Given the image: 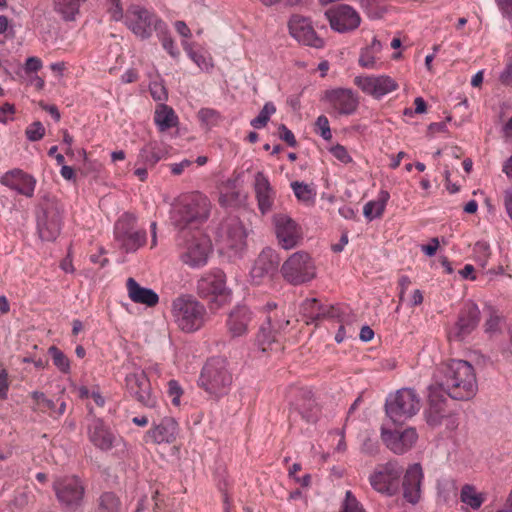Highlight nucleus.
<instances>
[{
    "label": "nucleus",
    "mask_w": 512,
    "mask_h": 512,
    "mask_svg": "<svg viewBox=\"0 0 512 512\" xmlns=\"http://www.w3.org/2000/svg\"><path fill=\"white\" fill-rule=\"evenodd\" d=\"M381 437L386 447L395 454L402 455L409 451L418 440L415 428L390 430L382 428Z\"/></svg>",
    "instance_id": "22"
},
{
    "label": "nucleus",
    "mask_w": 512,
    "mask_h": 512,
    "mask_svg": "<svg viewBox=\"0 0 512 512\" xmlns=\"http://www.w3.org/2000/svg\"><path fill=\"white\" fill-rule=\"evenodd\" d=\"M127 28L137 37L148 39L154 31L163 32L165 23L154 12L139 5H131L122 19Z\"/></svg>",
    "instance_id": "8"
},
{
    "label": "nucleus",
    "mask_w": 512,
    "mask_h": 512,
    "mask_svg": "<svg viewBox=\"0 0 512 512\" xmlns=\"http://www.w3.org/2000/svg\"><path fill=\"white\" fill-rule=\"evenodd\" d=\"M44 134L45 128L40 122H34L26 130V135L31 141H38L42 139Z\"/></svg>",
    "instance_id": "53"
},
{
    "label": "nucleus",
    "mask_w": 512,
    "mask_h": 512,
    "mask_svg": "<svg viewBox=\"0 0 512 512\" xmlns=\"http://www.w3.org/2000/svg\"><path fill=\"white\" fill-rule=\"evenodd\" d=\"M197 294L205 300L211 311L222 308L230 301L231 291L226 286V275L220 269L203 274L197 281Z\"/></svg>",
    "instance_id": "4"
},
{
    "label": "nucleus",
    "mask_w": 512,
    "mask_h": 512,
    "mask_svg": "<svg viewBox=\"0 0 512 512\" xmlns=\"http://www.w3.org/2000/svg\"><path fill=\"white\" fill-rule=\"evenodd\" d=\"M210 252L211 242L206 236H193L186 241L181 252V259L191 267H201L207 263Z\"/></svg>",
    "instance_id": "23"
},
{
    "label": "nucleus",
    "mask_w": 512,
    "mask_h": 512,
    "mask_svg": "<svg viewBox=\"0 0 512 512\" xmlns=\"http://www.w3.org/2000/svg\"><path fill=\"white\" fill-rule=\"evenodd\" d=\"M325 16L333 30L345 33L358 28L361 22L358 12L349 5L340 4L326 10Z\"/></svg>",
    "instance_id": "19"
},
{
    "label": "nucleus",
    "mask_w": 512,
    "mask_h": 512,
    "mask_svg": "<svg viewBox=\"0 0 512 512\" xmlns=\"http://www.w3.org/2000/svg\"><path fill=\"white\" fill-rule=\"evenodd\" d=\"M329 151L338 161H340L343 164H348L352 162V157L348 153L347 149L340 144L332 146L329 149Z\"/></svg>",
    "instance_id": "52"
},
{
    "label": "nucleus",
    "mask_w": 512,
    "mask_h": 512,
    "mask_svg": "<svg viewBox=\"0 0 512 512\" xmlns=\"http://www.w3.org/2000/svg\"><path fill=\"white\" fill-rule=\"evenodd\" d=\"M87 0H53V11L64 21L74 22L81 15V8Z\"/></svg>",
    "instance_id": "33"
},
{
    "label": "nucleus",
    "mask_w": 512,
    "mask_h": 512,
    "mask_svg": "<svg viewBox=\"0 0 512 512\" xmlns=\"http://www.w3.org/2000/svg\"><path fill=\"white\" fill-rule=\"evenodd\" d=\"M172 313L178 327L184 332H195L206 322L205 306L191 296L177 297L172 303Z\"/></svg>",
    "instance_id": "6"
},
{
    "label": "nucleus",
    "mask_w": 512,
    "mask_h": 512,
    "mask_svg": "<svg viewBox=\"0 0 512 512\" xmlns=\"http://www.w3.org/2000/svg\"><path fill=\"white\" fill-rule=\"evenodd\" d=\"M354 84L365 94L375 99L396 91L399 84L389 75H360L354 78Z\"/></svg>",
    "instance_id": "16"
},
{
    "label": "nucleus",
    "mask_w": 512,
    "mask_h": 512,
    "mask_svg": "<svg viewBox=\"0 0 512 512\" xmlns=\"http://www.w3.org/2000/svg\"><path fill=\"white\" fill-rule=\"evenodd\" d=\"M42 67V61L38 57H29L25 63L27 73L37 72Z\"/></svg>",
    "instance_id": "58"
},
{
    "label": "nucleus",
    "mask_w": 512,
    "mask_h": 512,
    "mask_svg": "<svg viewBox=\"0 0 512 512\" xmlns=\"http://www.w3.org/2000/svg\"><path fill=\"white\" fill-rule=\"evenodd\" d=\"M398 285H399V288H400L399 298H400V301H403L405 292L407 291V289L411 285V280H410V278L408 276L402 275L399 278V280H398Z\"/></svg>",
    "instance_id": "62"
},
{
    "label": "nucleus",
    "mask_w": 512,
    "mask_h": 512,
    "mask_svg": "<svg viewBox=\"0 0 512 512\" xmlns=\"http://www.w3.org/2000/svg\"><path fill=\"white\" fill-rule=\"evenodd\" d=\"M499 323L500 317L495 312H491L489 319H487L485 323L486 331H496L498 329Z\"/></svg>",
    "instance_id": "60"
},
{
    "label": "nucleus",
    "mask_w": 512,
    "mask_h": 512,
    "mask_svg": "<svg viewBox=\"0 0 512 512\" xmlns=\"http://www.w3.org/2000/svg\"><path fill=\"white\" fill-rule=\"evenodd\" d=\"M53 364L62 372L69 373L70 371V360L69 358L56 346H51L48 349Z\"/></svg>",
    "instance_id": "44"
},
{
    "label": "nucleus",
    "mask_w": 512,
    "mask_h": 512,
    "mask_svg": "<svg viewBox=\"0 0 512 512\" xmlns=\"http://www.w3.org/2000/svg\"><path fill=\"white\" fill-rule=\"evenodd\" d=\"M114 241L125 253L136 252L147 242L146 230L138 223L136 215L124 212L114 224Z\"/></svg>",
    "instance_id": "5"
},
{
    "label": "nucleus",
    "mask_w": 512,
    "mask_h": 512,
    "mask_svg": "<svg viewBox=\"0 0 512 512\" xmlns=\"http://www.w3.org/2000/svg\"><path fill=\"white\" fill-rule=\"evenodd\" d=\"M210 210L211 202L206 195L200 192L183 194L173 205L172 220L180 229L200 225L208 219Z\"/></svg>",
    "instance_id": "2"
},
{
    "label": "nucleus",
    "mask_w": 512,
    "mask_h": 512,
    "mask_svg": "<svg viewBox=\"0 0 512 512\" xmlns=\"http://www.w3.org/2000/svg\"><path fill=\"white\" fill-rule=\"evenodd\" d=\"M175 30L184 38H190L191 37V31L187 24L184 21H176L175 24Z\"/></svg>",
    "instance_id": "63"
},
{
    "label": "nucleus",
    "mask_w": 512,
    "mask_h": 512,
    "mask_svg": "<svg viewBox=\"0 0 512 512\" xmlns=\"http://www.w3.org/2000/svg\"><path fill=\"white\" fill-rule=\"evenodd\" d=\"M389 199V192L387 190H380L376 199L368 201L364 205L363 214L365 218L372 221L376 218L382 217Z\"/></svg>",
    "instance_id": "35"
},
{
    "label": "nucleus",
    "mask_w": 512,
    "mask_h": 512,
    "mask_svg": "<svg viewBox=\"0 0 512 512\" xmlns=\"http://www.w3.org/2000/svg\"><path fill=\"white\" fill-rule=\"evenodd\" d=\"M10 382L9 376L6 369H1L0 371V399L5 400L8 396Z\"/></svg>",
    "instance_id": "57"
},
{
    "label": "nucleus",
    "mask_w": 512,
    "mask_h": 512,
    "mask_svg": "<svg viewBox=\"0 0 512 512\" xmlns=\"http://www.w3.org/2000/svg\"><path fill=\"white\" fill-rule=\"evenodd\" d=\"M480 319V311L477 305L467 304L461 310L454 328L450 331L449 337L455 340H462L469 335L477 326Z\"/></svg>",
    "instance_id": "28"
},
{
    "label": "nucleus",
    "mask_w": 512,
    "mask_h": 512,
    "mask_svg": "<svg viewBox=\"0 0 512 512\" xmlns=\"http://www.w3.org/2000/svg\"><path fill=\"white\" fill-rule=\"evenodd\" d=\"M253 189L257 206L262 215L267 214L273 208L276 190L271 185L267 175L262 171H258L254 176Z\"/></svg>",
    "instance_id": "26"
},
{
    "label": "nucleus",
    "mask_w": 512,
    "mask_h": 512,
    "mask_svg": "<svg viewBox=\"0 0 512 512\" xmlns=\"http://www.w3.org/2000/svg\"><path fill=\"white\" fill-rule=\"evenodd\" d=\"M191 164H192V161H190L188 159H184L179 163L170 164V169L174 175H180L186 168L191 166Z\"/></svg>",
    "instance_id": "61"
},
{
    "label": "nucleus",
    "mask_w": 512,
    "mask_h": 512,
    "mask_svg": "<svg viewBox=\"0 0 512 512\" xmlns=\"http://www.w3.org/2000/svg\"><path fill=\"white\" fill-rule=\"evenodd\" d=\"M91 444L101 451H109L119 444L120 436L100 418H93L87 426Z\"/></svg>",
    "instance_id": "21"
},
{
    "label": "nucleus",
    "mask_w": 512,
    "mask_h": 512,
    "mask_svg": "<svg viewBox=\"0 0 512 512\" xmlns=\"http://www.w3.org/2000/svg\"><path fill=\"white\" fill-rule=\"evenodd\" d=\"M505 210L512 221V192H506L504 195Z\"/></svg>",
    "instance_id": "64"
},
{
    "label": "nucleus",
    "mask_w": 512,
    "mask_h": 512,
    "mask_svg": "<svg viewBox=\"0 0 512 512\" xmlns=\"http://www.w3.org/2000/svg\"><path fill=\"white\" fill-rule=\"evenodd\" d=\"M381 50V43L376 39L373 40L369 47L362 49L359 57V65L363 68L374 69L377 64V54Z\"/></svg>",
    "instance_id": "37"
},
{
    "label": "nucleus",
    "mask_w": 512,
    "mask_h": 512,
    "mask_svg": "<svg viewBox=\"0 0 512 512\" xmlns=\"http://www.w3.org/2000/svg\"><path fill=\"white\" fill-rule=\"evenodd\" d=\"M168 396L171 398V402L174 406L180 405V398L183 394V390L176 380H170L167 384Z\"/></svg>",
    "instance_id": "50"
},
{
    "label": "nucleus",
    "mask_w": 512,
    "mask_h": 512,
    "mask_svg": "<svg viewBox=\"0 0 512 512\" xmlns=\"http://www.w3.org/2000/svg\"><path fill=\"white\" fill-rule=\"evenodd\" d=\"M275 234L278 244L285 250L300 245L303 240L302 227L286 214H276L273 217Z\"/></svg>",
    "instance_id": "15"
},
{
    "label": "nucleus",
    "mask_w": 512,
    "mask_h": 512,
    "mask_svg": "<svg viewBox=\"0 0 512 512\" xmlns=\"http://www.w3.org/2000/svg\"><path fill=\"white\" fill-rule=\"evenodd\" d=\"M185 52L188 54L189 58L201 69H207L209 67V63L205 56L201 53L196 52L192 49L191 44L187 42L182 43Z\"/></svg>",
    "instance_id": "49"
},
{
    "label": "nucleus",
    "mask_w": 512,
    "mask_h": 512,
    "mask_svg": "<svg viewBox=\"0 0 512 512\" xmlns=\"http://www.w3.org/2000/svg\"><path fill=\"white\" fill-rule=\"evenodd\" d=\"M32 409L35 412L54 415L55 402L45 396L43 392L35 391L31 393Z\"/></svg>",
    "instance_id": "39"
},
{
    "label": "nucleus",
    "mask_w": 512,
    "mask_h": 512,
    "mask_svg": "<svg viewBox=\"0 0 512 512\" xmlns=\"http://www.w3.org/2000/svg\"><path fill=\"white\" fill-rule=\"evenodd\" d=\"M323 100L337 115H352L359 106L357 93L346 88L325 91Z\"/></svg>",
    "instance_id": "17"
},
{
    "label": "nucleus",
    "mask_w": 512,
    "mask_h": 512,
    "mask_svg": "<svg viewBox=\"0 0 512 512\" xmlns=\"http://www.w3.org/2000/svg\"><path fill=\"white\" fill-rule=\"evenodd\" d=\"M440 386L452 399L469 400L477 392V379L473 366L464 360H451L443 369Z\"/></svg>",
    "instance_id": "1"
},
{
    "label": "nucleus",
    "mask_w": 512,
    "mask_h": 512,
    "mask_svg": "<svg viewBox=\"0 0 512 512\" xmlns=\"http://www.w3.org/2000/svg\"><path fill=\"white\" fill-rule=\"evenodd\" d=\"M278 136L281 140L286 142L290 147H295L297 144L296 138L293 132L288 129L284 124L278 128Z\"/></svg>",
    "instance_id": "55"
},
{
    "label": "nucleus",
    "mask_w": 512,
    "mask_h": 512,
    "mask_svg": "<svg viewBox=\"0 0 512 512\" xmlns=\"http://www.w3.org/2000/svg\"><path fill=\"white\" fill-rule=\"evenodd\" d=\"M315 133L319 134L324 140L332 139L329 120L326 116L320 115L315 122Z\"/></svg>",
    "instance_id": "48"
},
{
    "label": "nucleus",
    "mask_w": 512,
    "mask_h": 512,
    "mask_svg": "<svg viewBox=\"0 0 512 512\" xmlns=\"http://www.w3.org/2000/svg\"><path fill=\"white\" fill-rule=\"evenodd\" d=\"M53 490L58 502L67 512H74L83 504L85 487L76 476L56 478L53 482Z\"/></svg>",
    "instance_id": "11"
},
{
    "label": "nucleus",
    "mask_w": 512,
    "mask_h": 512,
    "mask_svg": "<svg viewBox=\"0 0 512 512\" xmlns=\"http://www.w3.org/2000/svg\"><path fill=\"white\" fill-rule=\"evenodd\" d=\"M162 47L167 51V53L173 57L178 58L180 55L179 50L177 49L174 40L168 36L164 35L161 39Z\"/></svg>",
    "instance_id": "56"
},
{
    "label": "nucleus",
    "mask_w": 512,
    "mask_h": 512,
    "mask_svg": "<svg viewBox=\"0 0 512 512\" xmlns=\"http://www.w3.org/2000/svg\"><path fill=\"white\" fill-rule=\"evenodd\" d=\"M252 322V312L245 306H237L229 313L226 320L228 334L233 338L244 336Z\"/></svg>",
    "instance_id": "29"
},
{
    "label": "nucleus",
    "mask_w": 512,
    "mask_h": 512,
    "mask_svg": "<svg viewBox=\"0 0 512 512\" xmlns=\"http://www.w3.org/2000/svg\"><path fill=\"white\" fill-rule=\"evenodd\" d=\"M154 122L160 131H166L177 126L178 117L171 107L161 104L155 110Z\"/></svg>",
    "instance_id": "36"
},
{
    "label": "nucleus",
    "mask_w": 512,
    "mask_h": 512,
    "mask_svg": "<svg viewBox=\"0 0 512 512\" xmlns=\"http://www.w3.org/2000/svg\"><path fill=\"white\" fill-rule=\"evenodd\" d=\"M0 182L17 193L31 198L34 195L36 179L21 169L6 172Z\"/></svg>",
    "instance_id": "27"
},
{
    "label": "nucleus",
    "mask_w": 512,
    "mask_h": 512,
    "mask_svg": "<svg viewBox=\"0 0 512 512\" xmlns=\"http://www.w3.org/2000/svg\"><path fill=\"white\" fill-rule=\"evenodd\" d=\"M401 474L402 470L396 462H388L378 466L369 481L377 492L392 496L398 491Z\"/></svg>",
    "instance_id": "14"
},
{
    "label": "nucleus",
    "mask_w": 512,
    "mask_h": 512,
    "mask_svg": "<svg viewBox=\"0 0 512 512\" xmlns=\"http://www.w3.org/2000/svg\"><path fill=\"white\" fill-rule=\"evenodd\" d=\"M289 32L298 42L314 48H321L324 45L322 38L318 37L309 19L301 15L291 16Z\"/></svg>",
    "instance_id": "25"
},
{
    "label": "nucleus",
    "mask_w": 512,
    "mask_h": 512,
    "mask_svg": "<svg viewBox=\"0 0 512 512\" xmlns=\"http://www.w3.org/2000/svg\"><path fill=\"white\" fill-rule=\"evenodd\" d=\"M434 392H431L430 406L427 412V423L434 428L444 427V431L451 433L455 431L459 425L458 416L447 409L443 401L436 399Z\"/></svg>",
    "instance_id": "18"
},
{
    "label": "nucleus",
    "mask_w": 512,
    "mask_h": 512,
    "mask_svg": "<svg viewBox=\"0 0 512 512\" xmlns=\"http://www.w3.org/2000/svg\"><path fill=\"white\" fill-rule=\"evenodd\" d=\"M121 501L113 492H104L97 499L95 512H120Z\"/></svg>",
    "instance_id": "38"
},
{
    "label": "nucleus",
    "mask_w": 512,
    "mask_h": 512,
    "mask_svg": "<svg viewBox=\"0 0 512 512\" xmlns=\"http://www.w3.org/2000/svg\"><path fill=\"white\" fill-rule=\"evenodd\" d=\"M246 237V230L238 218H229L220 227L221 249L233 256H241L246 248Z\"/></svg>",
    "instance_id": "13"
},
{
    "label": "nucleus",
    "mask_w": 512,
    "mask_h": 512,
    "mask_svg": "<svg viewBox=\"0 0 512 512\" xmlns=\"http://www.w3.org/2000/svg\"><path fill=\"white\" fill-rule=\"evenodd\" d=\"M161 158V150L152 143L145 145L139 153V160L149 166H154Z\"/></svg>",
    "instance_id": "42"
},
{
    "label": "nucleus",
    "mask_w": 512,
    "mask_h": 512,
    "mask_svg": "<svg viewBox=\"0 0 512 512\" xmlns=\"http://www.w3.org/2000/svg\"><path fill=\"white\" fill-rule=\"evenodd\" d=\"M291 188L296 198L302 202H310L314 198L313 190L307 184L295 181L291 183Z\"/></svg>",
    "instance_id": "46"
},
{
    "label": "nucleus",
    "mask_w": 512,
    "mask_h": 512,
    "mask_svg": "<svg viewBox=\"0 0 512 512\" xmlns=\"http://www.w3.org/2000/svg\"><path fill=\"white\" fill-rule=\"evenodd\" d=\"M150 94L156 101H163L167 99V92L162 83L152 82L149 86Z\"/></svg>",
    "instance_id": "54"
},
{
    "label": "nucleus",
    "mask_w": 512,
    "mask_h": 512,
    "mask_svg": "<svg viewBox=\"0 0 512 512\" xmlns=\"http://www.w3.org/2000/svg\"><path fill=\"white\" fill-rule=\"evenodd\" d=\"M340 512H366L351 491H346Z\"/></svg>",
    "instance_id": "47"
},
{
    "label": "nucleus",
    "mask_w": 512,
    "mask_h": 512,
    "mask_svg": "<svg viewBox=\"0 0 512 512\" xmlns=\"http://www.w3.org/2000/svg\"><path fill=\"white\" fill-rule=\"evenodd\" d=\"M263 310L268 327L261 326L257 335V343L263 352L278 350L280 344L276 333L285 328L289 324V320L284 317L283 311L274 302H268Z\"/></svg>",
    "instance_id": "9"
},
{
    "label": "nucleus",
    "mask_w": 512,
    "mask_h": 512,
    "mask_svg": "<svg viewBox=\"0 0 512 512\" xmlns=\"http://www.w3.org/2000/svg\"><path fill=\"white\" fill-rule=\"evenodd\" d=\"M108 5V12L111 19L114 21H121L125 14L123 12L121 0H105Z\"/></svg>",
    "instance_id": "51"
},
{
    "label": "nucleus",
    "mask_w": 512,
    "mask_h": 512,
    "mask_svg": "<svg viewBox=\"0 0 512 512\" xmlns=\"http://www.w3.org/2000/svg\"><path fill=\"white\" fill-rule=\"evenodd\" d=\"M125 389L141 405L147 408L157 407V397L153 393L150 380L143 369L136 367L126 374Z\"/></svg>",
    "instance_id": "12"
},
{
    "label": "nucleus",
    "mask_w": 512,
    "mask_h": 512,
    "mask_svg": "<svg viewBox=\"0 0 512 512\" xmlns=\"http://www.w3.org/2000/svg\"><path fill=\"white\" fill-rule=\"evenodd\" d=\"M302 311L303 315L311 322H314L325 315V310L315 298L306 299L302 304Z\"/></svg>",
    "instance_id": "41"
},
{
    "label": "nucleus",
    "mask_w": 512,
    "mask_h": 512,
    "mask_svg": "<svg viewBox=\"0 0 512 512\" xmlns=\"http://www.w3.org/2000/svg\"><path fill=\"white\" fill-rule=\"evenodd\" d=\"M276 112V106L272 102H266L259 115L251 120L250 124L255 129L265 127L270 117Z\"/></svg>",
    "instance_id": "43"
},
{
    "label": "nucleus",
    "mask_w": 512,
    "mask_h": 512,
    "mask_svg": "<svg viewBox=\"0 0 512 512\" xmlns=\"http://www.w3.org/2000/svg\"><path fill=\"white\" fill-rule=\"evenodd\" d=\"M420 398L412 389H400L386 399V413L393 422L405 421L418 413Z\"/></svg>",
    "instance_id": "10"
},
{
    "label": "nucleus",
    "mask_w": 512,
    "mask_h": 512,
    "mask_svg": "<svg viewBox=\"0 0 512 512\" xmlns=\"http://www.w3.org/2000/svg\"><path fill=\"white\" fill-rule=\"evenodd\" d=\"M439 247V240L438 238H432L431 241L421 246L422 252H424L427 256H434L437 252V249Z\"/></svg>",
    "instance_id": "59"
},
{
    "label": "nucleus",
    "mask_w": 512,
    "mask_h": 512,
    "mask_svg": "<svg viewBox=\"0 0 512 512\" xmlns=\"http://www.w3.org/2000/svg\"><path fill=\"white\" fill-rule=\"evenodd\" d=\"M38 230L39 235L43 240H55L61 231V219L59 215H49L48 213H45L44 217L38 221Z\"/></svg>",
    "instance_id": "34"
},
{
    "label": "nucleus",
    "mask_w": 512,
    "mask_h": 512,
    "mask_svg": "<svg viewBox=\"0 0 512 512\" xmlns=\"http://www.w3.org/2000/svg\"><path fill=\"white\" fill-rule=\"evenodd\" d=\"M296 410L307 423H316L322 414V409L311 391H303L302 398L296 403Z\"/></svg>",
    "instance_id": "32"
},
{
    "label": "nucleus",
    "mask_w": 512,
    "mask_h": 512,
    "mask_svg": "<svg viewBox=\"0 0 512 512\" xmlns=\"http://www.w3.org/2000/svg\"><path fill=\"white\" fill-rule=\"evenodd\" d=\"M179 434V425L173 417L165 416L159 423H153L144 435L145 443L172 444Z\"/></svg>",
    "instance_id": "24"
},
{
    "label": "nucleus",
    "mask_w": 512,
    "mask_h": 512,
    "mask_svg": "<svg viewBox=\"0 0 512 512\" xmlns=\"http://www.w3.org/2000/svg\"><path fill=\"white\" fill-rule=\"evenodd\" d=\"M233 382L228 361L211 357L204 364L198 380L199 386L213 399L219 400L230 391Z\"/></svg>",
    "instance_id": "3"
},
{
    "label": "nucleus",
    "mask_w": 512,
    "mask_h": 512,
    "mask_svg": "<svg viewBox=\"0 0 512 512\" xmlns=\"http://www.w3.org/2000/svg\"><path fill=\"white\" fill-rule=\"evenodd\" d=\"M279 262V255L274 249L264 248L255 259L250 270L252 283L259 285L271 279L278 269Z\"/></svg>",
    "instance_id": "20"
},
{
    "label": "nucleus",
    "mask_w": 512,
    "mask_h": 512,
    "mask_svg": "<svg viewBox=\"0 0 512 512\" xmlns=\"http://www.w3.org/2000/svg\"><path fill=\"white\" fill-rule=\"evenodd\" d=\"M198 118L203 124H205L209 128L218 126L222 121L221 114L218 111L211 108L200 109V111L198 112Z\"/></svg>",
    "instance_id": "45"
},
{
    "label": "nucleus",
    "mask_w": 512,
    "mask_h": 512,
    "mask_svg": "<svg viewBox=\"0 0 512 512\" xmlns=\"http://www.w3.org/2000/svg\"><path fill=\"white\" fill-rule=\"evenodd\" d=\"M423 477L420 464L411 465L404 475L403 497L411 504H416L420 500Z\"/></svg>",
    "instance_id": "30"
},
{
    "label": "nucleus",
    "mask_w": 512,
    "mask_h": 512,
    "mask_svg": "<svg viewBox=\"0 0 512 512\" xmlns=\"http://www.w3.org/2000/svg\"><path fill=\"white\" fill-rule=\"evenodd\" d=\"M280 272L287 283L299 286L316 278L317 267L314 258L308 252L300 250L289 255L282 263Z\"/></svg>",
    "instance_id": "7"
},
{
    "label": "nucleus",
    "mask_w": 512,
    "mask_h": 512,
    "mask_svg": "<svg viewBox=\"0 0 512 512\" xmlns=\"http://www.w3.org/2000/svg\"><path fill=\"white\" fill-rule=\"evenodd\" d=\"M126 288L129 298L137 304L154 307L159 302V296L150 288L142 287L134 278H128Z\"/></svg>",
    "instance_id": "31"
},
{
    "label": "nucleus",
    "mask_w": 512,
    "mask_h": 512,
    "mask_svg": "<svg viewBox=\"0 0 512 512\" xmlns=\"http://www.w3.org/2000/svg\"><path fill=\"white\" fill-rule=\"evenodd\" d=\"M460 498L464 504L470 506L474 510L480 508L485 500L483 494L478 493L471 485H464L462 487Z\"/></svg>",
    "instance_id": "40"
}]
</instances>
